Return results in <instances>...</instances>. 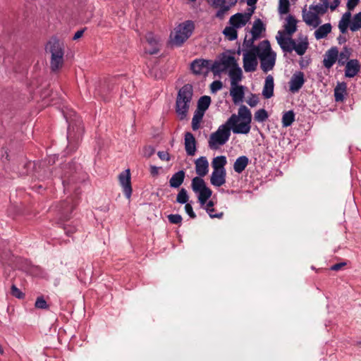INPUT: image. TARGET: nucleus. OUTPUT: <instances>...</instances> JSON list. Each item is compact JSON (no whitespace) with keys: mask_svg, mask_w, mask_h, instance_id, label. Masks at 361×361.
<instances>
[{"mask_svg":"<svg viewBox=\"0 0 361 361\" xmlns=\"http://www.w3.org/2000/svg\"><path fill=\"white\" fill-rule=\"evenodd\" d=\"M252 113L245 105L239 107L238 114H232L225 123L212 133L208 140V146L212 149H217L229 140L231 130L234 134L247 135L251 129Z\"/></svg>","mask_w":361,"mask_h":361,"instance_id":"obj_1","label":"nucleus"},{"mask_svg":"<svg viewBox=\"0 0 361 361\" xmlns=\"http://www.w3.org/2000/svg\"><path fill=\"white\" fill-rule=\"evenodd\" d=\"M297 23L293 16H288L283 25L284 30L278 31L276 39L283 52L295 51L298 55L302 56L306 53L310 44L307 35H300L296 39L291 37L297 30Z\"/></svg>","mask_w":361,"mask_h":361,"instance_id":"obj_2","label":"nucleus"},{"mask_svg":"<svg viewBox=\"0 0 361 361\" xmlns=\"http://www.w3.org/2000/svg\"><path fill=\"white\" fill-rule=\"evenodd\" d=\"M322 4H312L308 8L305 6L302 11V20L305 24L313 28L317 27L322 23L321 16L329 8V0H320Z\"/></svg>","mask_w":361,"mask_h":361,"instance_id":"obj_3","label":"nucleus"},{"mask_svg":"<svg viewBox=\"0 0 361 361\" xmlns=\"http://www.w3.org/2000/svg\"><path fill=\"white\" fill-rule=\"evenodd\" d=\"M46 51L50 54V68L55 72L64 63V44L56 38H51L46 45Z\"/></svg>","mask_w":361,"mask_h":361,"instance_id":"obj_4","label":"nucleus"},{"mask_svg":"<svg viewBox=\"0 0 361 361\" xmlns=\"http://www.w3.org/2000/svg\"><path fill=\"white\" fill-rule=\"evenodd\" d=\"M192 95L193 89L190 84L185 85L178 91L176 102V111L180 120L187 117Z\"/></svg>","mask_w":361,"mask_h":361,"instance_id":"obj_5","label":"nucleus"},{"mask_svg":"<svg viewBox=\"0 0 361 361\" xmlns=\"http://www.w3.org/2000/svg\"><path fill=\"white\" fill-rule=\"evenodd\" d=\"M258 58L262 70L267 73L272 70L276 62V54L271 50L268 40H263L257 45Z\"/></svg>","mask_w":361,"mask_h":361,"instance_id":"obj_6","label":"nucleus"},{"mask_svg":"<svg viewBox=\"0 0 361 361\" xmlns=\"http://www.w3.org/2000/svg\"><path fill=\"white\" fill-rule=\"evenodd\" d=\"M195 24L192 20H185L180 23L171 34V42L176 46H181L192 35Z\"/></svg>","mask_w":361,"mask_h":361,"instance_id":"obj_7","label":"nucleus"},{"mask_svg":"<svg viewBox=\"0 0 361 361\" xmlns=\"http://www.w3.org/2000/svg\"><path fill=\"white\" fill-rule=\"evenodd\" d=\"M338 29L342 34L347 32L348 27L353 32L361 29V12L355 14L351 19V13H344L338 22Z\"/></svg>","mask_w":361,"mask_h":361,"instance_id":"obj_8","label":"nucleus"},{"mask_svg":"<svg viewBox=\"0 0 361 361\" xmlns=\"http://www.w3.org/2000/svg\"><path fill=\"white\" fill-rule=\"evenodd\" d=\"M191 188L193 192L197 194L198 201L204 205L212 196V191L208 188L204 180L200 177H195L192 180Z\"/></svg>","mask_w":361,"mask_h":361,"instance_id":"obj_9","label":"nucleus"},{"mask_svg":"<svg viewBox=\"0 0 361 361\" xmlns=\"http://www.w3.org/2000/svg\"><path fill=\"white\" fill-rule=\"evenodd\" d=\"M73 116L74 118H72V115L66 116V121L69 123L67 135L69 144H71L75 140H78L83 132V127L81 126L80 118L75 112H73Z\"/></svg>","mask_w":361,"mask_h":361,"instance_id":"obj_10","label":"nucleus"},{"mask_svg":"<svg viewBox=\"0 0 361 361\" xmlns=\"http://www.w3.org/2000/svg\"><path fill=\"white\" fill-rule=\"evenodd\" d=\"M258 49L255 47L252 49L245 50L243 52V68L245 72H254L257 70L258 65L257 61Z\"/></svg>","mask_w":361,"mask_h":361,"instance_id":"obj_11","label":"nucleus"},{"mask_svg":"<svg viewBox=\"0 0 361 361\" xmlns=\"http://www.w3.org/2000/svg\"><path fill=\"white\" fill-rule=\"evenodd\" d=\"M118 178L120 184L123 187L125 195L128 199H129L132 194L130 170L127 169L123 171L120 173Z\"/></svg>","mask_w":361,"mask_h":361,"instance_id":"obj_12","label":"nucleus"},{"mask_svg":"<svg viewBox=\"0 0 361 361\" xmlns=\"http://www.w3.org/2000/svg\"><path fill=\"white\" fill-rule=\"evenodd\" d=\"M145 51L149 54H157L159 50V39L152 32H148L146 36Z\"/></svg>","mask_w":361,"mask_h":361,"instance_id":"obj_13","label":"nucleus"},{"mask_svg":"<svg viewBox=\"0 0 361 361\" xmlns=\"http://www.w3.org/2000/svg\"><path fill=\"white\" fill-rule=\"evenodd\" d=\"M305 75L301 71L295 73L289 82V89L291 92H298L305 83Z\"/></svg>","mask_w":361,"mask_h":361,"instance_id":"obj_14","label":"nucleus"},{"mask_svg":"<svg viewBox=\"0 0 361 361\" xmlns=\"http://www.w3.org/2000/svg\"><path fill=\"white\" fill-rule=\"evenodd\" d=\"M211 61L205 59H196L191 63V69L195 74H202L208 72Z\"/></svg>","mask_w":361,"mask_h":361,"instance_id":"obj_15","label":"nucleus"},{"mask_svg":"<svg viewBox=\"0 0 361 361\" xmlns=\"http://www.w3.org/2000/svg\"><path fill=\"white\" fill-rule=\"evenodd\" d=\"M230 95L234 104H237L242 102L245 96L244 87L238 84L235 85H231Z\"/></svg>","mask_w":361,"mask_h":361,"instance_id":"obj_16","label":"nucleus"},{"mask_svg":"<svg viewBox=\"0 0 361 361\" xmlns=\"http://www.w3.org/2000/svg\"><path fill=\"white\" fill-rule=\"evenodd\" d=\"M249 21V16L243 15L241 13H235L229 19V24L236 29L243 27Z\"/></svg>","mask_w":361,"mask_h":361,"instance_id":"obj_17","label":"nucleus"},{"mask_svg":"<svg viewBox=\"0 0 361 361\" xmlns=\"http://www.w3.org/2000/svg\"><path fill=\"white\" fill-rule=\"evenodd\" d=\"M338 56L337 48L332 47L329 49L324 56L323 63L326 68H330L335 63Z\"/></svg>","mask_w":361,"mask_h":361,"instance_id":"obj_18","label":"nucleus"},{"mask_svg":"<svg viewBox=\"0 0 361 361\" xmlns=\"http://www.w3.org/2000/svg\"><path fill=\"white\" fill-rule=\"evenodd\" d=\"M195 171L199 177L206 176L209 171V163L205 157L198 158L195 162Z\"/></svg>","mask_w":361,"mask_h":361,"instance_id":"obj_19","label":"nucleus"},{"mask_svg":"<svg viewBox=\"0 0 361 361\" xmlns=\"http://www.w3.org/2000/svg\"><path fill=\"white\" fill-rule=\"evenodd\" d=\"M185 148L189 156H193L196 152V141L193 135L187 132L185 134Z\"/></svg>","mask_w":361,"mask_h":361,"instance_id":"obj_20","label":"nucleus"},{"mask_svg":"<svg viewBox=\"0 0 361 361\" xmlns=\"http://www.w3.org/2000/svg\"><path fill=\"white\" fill-rule=\"evenodd\" d=\"M226 170L213 171L210 178L211 183L216 187L224 185L226 183Z\"/></svg>","mask_w":361,"mask_h":361,"instance_id":"obj_21","label":"nucleus"},{"mask_svg":"<svg viewBox=\"0 0 361 361\" xmlns=\"http://www.w3.org/2000/svg\"><path fill=\"white\" fill-rule=\"evenodd\" d=\"M274 78L269 75L266 77L262 90V95L265 99H269L274 95Z\"/></svg>","mask_w":361,"mask_h":361,"instance_id":"obj_22","label":"nucleus"},{"mask_svg":"<svg viewBox=\"0 0 361 361\" xmlns=\"http://www.w3.org/2000/svg\"><path fill=\"white\" fill-rule=\"evenodd\" d=\"M360 71V65L357 60H350L346 63L345 75L346 77L353 78Z\"/></svg>","mask_w":361,"mask_h":361,"instance_id":"obj_23","label":"nucleus"},{"mask_svg":"<svg viewBox=\"0 0 361 361\" xmlns=\"http://www.w3.org/2000/svg\"><path fill=\"white\" fill-rule=\"evenodd\" d=\"M317 29L314 32V36L316 39H322L327 37V35L331 32L332 26L331 23H325L322 25H319Z\"/></svg>","mask_w":361,"mask_h":361,"instance_id":"obj_24","label":"nucleus"},{"mask_svg":"<svg viewBox=\"0 0 361 361\" xmlns=\"http://www.w3.org/2000/svg\"><path fill=\"white\" fill-rule=\"evenodd\" d=\"M185 173L180 170L175 173L169 180V185L173 188H179L184 181Z\"/></svg>","mask_w":361,"mask_h":361,"instance_id":"obj_25","label":"nucleus"},{"mask_svg":"<svg viewBox=\"0 0 361 361\" xmlns=\"http://www.w3.org/2000/svg\"><path fill=\"white\" fill-rule=\"evenodd\" d=\"M228 75L231 79V85H235L241 81L243 78V71L238 65L228 71Z\"/></svg>","mask_w":361,"mask_h":361,"instance_id":"obj_26","label":"nucleus"},{"mask_svg":"<svg viewBox=\"0 0 361 361\" xmlns=\"http://www.w3.org/2000/svg\"><path fill=\"white\" fill-rule=\"evenodd\" d=\"M249 164V159L246 156H240L234 162L233 169L238 173H242Z\"/></svg>","mask_w":361,"mask_h":361,"instance_id":"obj_27","label":"nucleus"},{"mask_svg":"<svg viewBox=\"0 0 361 361\" xmlns=\"http://www.w3.org/2000/svg\"><path fill=\"white\" fill-rule=\"evenodd\" d=\"M347 85L345 82H338L334 89V97L336 102H343L346 94Z\"/></svg>","mask_w":361,"mask_h":361,"instance_id":"obj_28","label":"nucleus"},{"mask_svg":"<svg viewBox=\"0 0 361 361\" xmlns=\"http://www.w3.org/2000/svg\"><path fill=\"white\" fill-rule=\"evenodd\" d=\"M227 163L226 157L225 156H218L214 157L212 162L214 171L226 170L224 166Z\"/></svg>","mask_w":361,"mask_h":361,"instance_id":"obj_29","label":"nucleus"},{"mask_svg":"<svg viewBox=\"0 0 361 361\" xmlns=\"http://www.w3.org/2000/svg\"><path fill=\"white\" fill-rule=\"evenodd\" d=\"M265 30V27L260 19L255 20L252 27L251 29V35H255V37L259 38L262 32Z\"/></svg>","mask_w":361,"mask_h":361,"instance_id":"obj_30","label":"nucleus"},{"mask_svg":"<svg viewBox=\"0 0 361 361\" xmlns=\"http://www.w3.org/2000/svg\"><path fill=\"white\" fill-rule=\"evenodd\" d=\"M220 61L222 62L226 70L228 68L230 70L231 68H233V67L238 66L235 57L231 55L224 54Z\"/></svg>","mask_w":361,"mask_h":361,"instance_id":"obj_31","label":"nucleus"},{"mask_svg":"<svg viewBox=\"0 0 361 361\" xmlns=\"http://www.w3.org/2000/svg\"><path fill=\"white\" fill-rule=\"evenodd\" d=\"M211 103V98L209 96L201 97L197 102V111L204 114V111L209 108Z\"/></svg>","mask_w":361,"mask_h":361,"instance_id":"obj_32","label":"nucleus"},{"mask_svg":"<svg viewBox=\"0 0 361 361\" xmlns=\"http://www.w3.org/2000/svg\"><path fill=\"white\" fill-rule=\"evenodd\" d=\"M295 121V114L293 111H286L282 116V125L283 127H288Z\"/></svg>","mask_w":361,"mask_h":361,"instance_id":"obj_33","label":"nucleus"},{"mask_svg":"<svg viewBox=\"0 0 361 361\" xmlns=\"http://www.w3.org/2000/svg\"><path fill=\"white\" fill-rule=\"evenodd\" d=\"M224 35L230 41L235 40L237 39V29L232 25L226 27L223 31Z\"/></svg>","mask_w":361,"mask_h":361,"instance_id":"obj_34","label":"nucleus"},{"mask_svg":"<svg viewBox=\"0 0 361 361\" xmlns=\"http://www.w3.org/2000/svg\"><path fill=\"white\" fill-rule=\"evenodd\" d=\"M203 116L204 113L197 110L195 111L192 119V128L193 130H197L200 128V124L202 120Z\"/></svg>","mask_w":361,"mask_h":361,"instance_id":"obj_35","label":"nucleus"},{"mask_svg":"<svg viewBox=\"0 0 361 361\" xmlns=\"http://www.w3.org/2000/svg\"><path fill=\"white\" fill-rule=\"evenodd\" d=\"M269 117L267 111L264 109H260L255 113L254 118L259 123L264 122Z\"/></svg>","mask_w":361,"mask_h":361,"instance_id":"obj_36","label":"nucleus"},{"mask_svg":"<svg viewBox=\"0 0 361 361\" xmlns=\"http://www.w3.org/2000/svg\"><path fill=\"white\" fill-rule=\"evenodd\" d=\"M209 70H211L215 75L220 74L221 73L226 71L221 61H215L214 63L211 64Z\"/></svg>","mask_w":361,"mask_h":361,"instance_id":"obj_37","label":"nucleus"},{"mask_svg":"<svg viewBox=\"0 0 361 361\" xmlns=\"http://www.w3.org/2000/svg\"><path fill=\"white\" fill-rule=\"evenodd\" d=\"M259 39L258 37H255V35H251V37L247 38V36H245L243 46L248 49H254L255 47H257V45H255V42Z\"/></svg>","mask_w":361,"mask_h":361,"instance_id":"obj_38","label":"nucleus"},{"mask_svg":"<svg viewBox=\"0 0 361 361\" xmlns=\"http://www.w3.org/2000/svg\"><path fill=\"white\" fill-rule=\"evenodd\" d=\"M350 52L348 49L345 48L338 56V62L340 65H344L349 59Z\"/></svg>","mask_w":361,"mask_h":361,"instance_id":"obj_39","label":"nucleus"},{"mask_svg":"<svg viewBox=\"0 0 361 361\" xmlns=\"http://www.w3.org/2000/svg\"><path fill=\"white\" fill-rule=\"evenodd\" d=\"M188 199L189 197L187 190L185 188L180 189L176 197L177 202L180 204H187Z\"/></svg>","mask_w":361,"mask_h":361,"instance_id":"obj_40","label":"nucleus"},{"mask_svg":"<svg viewBox=\"0 0 361 361\" xmlns=\"http://www.w3.org/2000/svg\"><path fill=\"white\" fill-rule=\"evenodd\" d=\"M290 2L289 0H279V13L280 14H286L289 12Z\"/></svg>","mask_w":361,"mask_h":361,"instance_id":"obj_41","label":"nucleus"},{"mask_svg":"<svg viewBox=\"0 0 361 361\" xmlns=\"http://www.w3.org/2000/svg\"><path fill=\"white\" fill-rule=\"evenodd\" d=\"M214 6L216 8H219V11L216 12V16L220 19H222L224 17L225 14L228 12L231 7L228 5H226V3H223L221 5Z\"/></svg>","mask_w":361,"mask_h":361,"instance_id":"obj_42","label":"nucleus"},{"mask_svg":"<svg viewBox=\"0 0 361 361\" xmlns=\"http://www.w3.org/2000/svg\"><path fill=\"white\" fill-rule=\"evenodd\" d=\"M73 205H71V202L70 201H67V202H65L62 204L61 205V213L63 215H65L66 216V214L68 213H70L71 212L73 211Z\"/></svg>","mask_w":361,"mask_h":361,"instance_id":"obj_43","label":"nucleus"},{"mask_svg":"<svg viewBox=\"0 0 361 361\" xmlns=\"http://www.w3.org/2000/svg\"><path fill=\"white\" fill-rule=\"evenodd\" d=\"M168 219L171 224H180L182 221V216L180 214H169Z\"/></svg>","mask_w":361,"mask_h":361,"instance_id":"obj_44","label":"nucleus"},{"mask_svg":"<svg viewBox=\"0 0 361 361\" xmlns=\"http://www.w3.org/2000/svg\"><path fill=\"white\" fill-rule=\"evenodd\" d=\"M35 307L39 309H47L48 305L45 300L42 297H39L37 298L35 302Z\"/></svg>","mask_w":361,"mask_h":361,"instance_id":"obj_45","label":"nucleus"},{"mask_svg":"<svg viewBox=\"0 0 361 361\" xmlns=\"http://www.w3.org/2000/svg\"><path fill=\"white\" fill-rule=\"evenodd\" d=\"M222 82L220 80L214 81L210 85L212 92L214 93L220 90L222 88Z\"/></svg>","mask_w":361,"mask_h":361,"instance_id":"obj_46","label":"nucleus"},{"mask_svg":"<svg viewBox=\"0 0 361 361\" xmlns=\"http://www.w3.org/2000/svg\"><path fill=\"white\" fill-rule=\"evenodd\" d=\"M247 103L251 107L256 106L259 103L258 97L256 94H252L251 96L247 99Z\"/></svg>","mask_w":361,"mask_h":361,"instance_id":"obj_47","label":"nucleus"},{"mask_svg":"<svg viewBox=\"0 0 361 361\" xmlns=\"http://www.w3.org/2000/svg\"><path fill=\"white\" fill-rule=\"evenodd\" d=\"M360 0H348L347 1V8L348 11H351L354 10V8L356 7V6L359 4Z\"/></svg>","mask_w":361,"mask_h":361,"instance_id":"obj_48","label":"nucleus"},{"mask_svg":"<svg viewBox=\"0 0 361 361\" xmlns=\"http://www.w3.org/2000/svg\"><path fill=\"white\" fill-rule=\"evenodd\" d=\"M11 294L17 298H21L23 296V293L15 285L11 286Z\"/></svg>","mask_w":361,"mask_h":361,"instance_id":"obj_49","label":"nucleus"},{"mask_svg":"<svg viewBox=\"0 0 361 361\" xmlns=\"http://www.w3.org/2000/svg\"><path fill=\"white\" fill-rule=\"evenodd\" d=\"M207 212L208 213V214L209 215V216L211 218L221 219L223 216V215H224L223 212H220L219 214H216L214 212V209L213 207L210 208V209H207Z\"/></svg>","mask_w":361,"mask_h":361,"instance_id":"obj_50","label":"nucleus"},{"mask_svg":"<svg viewBox=\"0 0 361 361\" xmlns=\"http://www.w3.org/2000/svg\"><path fill=\"white\" fill-rule=\"evenodd\" d=\"M185 210L190 218L195 219L196 217V214L193 212L192 207L190 204H185Z\"/></svg>","mask_w":361,"mask_h":361,"instance_id":"obj_51","label":"nucleus"},{"mask_svg":"<svg viewBox=\"0 0 361 361\" xmlns=\"http://www.w3.org/2000/svg\"><path fill=\"white\" fill-rule=\"evenodd\" d=\"M154 153V149L151 146H146L143 149V154L145 157H149Z\"/></svg>","mask_w":361,"mask_h":361,"instance_id":"obj_52","label":"nucleus"},{"mask_svg":"<svg viewBox=\"0 0 361 361\" xmlns=\"http://www.w3.org/2000/svg\"><path fill=\"white\" fill-rule=\"evenodd\" d=\"M157 154L161 160L169 161L170 159L169 153L166 152H159Z\"/></svg>","mask_w":361,"mask_h":361,"instance_id":"obj_53","label":"nucleus"},{"mask_svg":"<svg viewBox=\"0 0 361 361\" xmlns=\"http://www.w3.org/2000/svg\"><path fill=\"white\" fill-rule=\"evenodd\" d=\"M345 265V263H344V262L336 264L331 267V270L338 271Z\"/></svg>","mask_w":361,"mask_h":361,"instance_id":"obj_54","label":"nucleus"},{"mask_svg":"<svg viewBox=\"0 0 361 361\" xmlns=\"http://www.w3.org/2000/svg\"><path fill=\"white\" fill-rule=\"evenodd\" d=\"M341 4V0H334V2L331 5L329 4V8L331 11H334Z\"/></svg>","mask_w":361,"mask_h":361,"instance_id":"obj_55","label":"nucleus"},{"mask_svg":"<svg viewBox=\"0 0 361 361\" xmlns=\"http://www.w3.org/2000/svg\"><path fill=\"white\" fill-rule=\"evenodd\" d=\"M208 1L212 6H218L222 4L223 3H226V0H208Z\"/></svg>","mask_w":361,"mask_h":361,"instance_id":"obj_56","label":"nucleus"},{"mask_svg":"<svg viewBox=\"0 0 361 361\" xmlns=\"http://www.w3.org/2000/svg\"><path fill=\"white\" fill-rule=\"evenodd\" d=\"M68 226L66 225V226H64L63 229H64L66 233L68 235H70L71 233H74L75 228H68Z\"/></svg>","mask_w":361,"mask_h":361,"instance_id":"obj_57","label":"nucleus"},{"mask_svg":"<svg viewBox=\"0 0 361 361\" xmlns=\"http://www.w3.org/2000/svg\"><path fill=\"white\" fill-rule=\"evenodd\" d=\"M83 33H84V30H78V31L75 33V35H74V36H73V39H74V40H76V39H78L80 38V37L82 36Z\"/></svg>","mask_w":361,"mask_h":361,"instance_id":"obj_58","label":"nucleus"},{"mask_svg":"<svg viewBox=\"0 0 361 361\" xmlns=\"http://www.w3.org/2000/svg\"><path fill=\"white\" fill-rule=\"evenodd\" d=\"M159 172V169L155 166H151L150 167V173L152 175L155 176L157 175Z\"/></svg>","mask_w":361,"mask_h":361,"instance_id":"obj_59","label":"nucleus"},{"mask_svg":"<svg viewBox=\"0 0 361 361\" xmlns=\"http://www.w3.org/2000/svg\"><path fill=\"white\" fill-rule=\"evenodd\" d=\"M337 40H338V44H342L346 42V38H345V37H344L343 35H339L337 37Z\"/></svg>","mask_w":361,"mask_h":361,"instance_id":"obj_60","label":"nucleus"},{"mask_svg":"<svg viewBox=\"0 0 361 361\" xmlns=\"http://www.w3.org/2000/svg\"><path fill=\"white\" fill-rule=\"evenodd\" d=\"M255 8H250L247 10V13H243V15L249 16V20H250V18L252 15L254 13Z\"/></svg>","mask_w":361,"mask_h":361,"instance_id":"obj_61","label":"nucleus"},{"mask_svg":"<svg viewBox=\"0 0 361 361\" xmlns=\"http://www.w3.org/2000/svg\"><path fill=\"white\" fill-rule=\"evenodd\" d=\"M257 0H247V4L250 6H254L257 3Z\"/></svg>","mask_w":361,"mask_h":361,"instance_id":"obj_62","label":"nucleus"},{"mask_svg":"<svg viewBox=\"0 0 361 361\" xmlns=\"http://www.w3.org/2000/svg\"><path fill=\"white\" fill-rule=\"evenodd\" d=\"M213 207H214V202L212 201H209L206 205V210H207V209L212 208Z\"/></svg>","mask_w":361,"mask_h":361,"instance_id":"obj_63","label":"nucleus"},{"mask_svg":"<svg viewBox=\"0 0 361 361\" xmlns=\"http://www.w3.org/2000/svg\"><path fill=\"white\" fill-rule=\"evenodd\" d=\"M4 353V350H3V348L1 347V345H0V354H3Z\"/></svg>","mask_w":361,"mask_h":361,"instance_id":"obj_64","label":"nucleus"}]
</instances>
